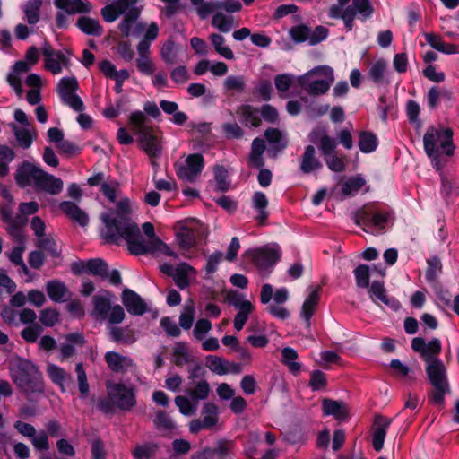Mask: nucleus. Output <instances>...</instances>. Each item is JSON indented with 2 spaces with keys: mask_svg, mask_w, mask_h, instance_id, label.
I'll return each instance as SVG.
<instances>
[{
  "mask_svg": "<svg viewBox=\"0 0 459 459\" xmlns=\"http://www.w3.org/2000/svg\"><path fill=\"white\" fill-rule=\"evenodd\" d=\"M206 360L208 363V368L213 373L220 376L229 373V368L226 367L225 363L226 360H223L222 359L214 355H208L206 357Z\"/></svg>",
  "mask_w": 459,
  "mask_h": 459,
  "instance_id": "nucleus-58",
  "label": "nucleus"
},
{
  "mask_svg": "<svg viewBox=\"0 0 459 459\" xmlns=\"http://www.w3.org/2000/svg\"><path fill=\"white\" fill-rule=\"evenodd\" d=\"M138 135L139 143L146 154L151 158L158 157L160 155L161 146L158 135L152 133V128L151 127Z\"/></svg>",
  "mask_w": 459,
  "mask_h": 459,
  "instance_id": "nucleus-15",
  "label": "nucleus"
},
{
  "mask_svg": "<svg viewBox=\"0 0 459 459\" xmlns=\"http://www.w3.org/2000/svg\"><path fill=\"white\" fill-rule=\"evenodd\" d=\"M423 146L431 164L437 170H441L444 163L441 159L440 148L447 156L454 154L455 146L453 143V131L450 128L443 130L430 126L423 136Z\"/></svg>",
  "mask_w": 459,
  "mask_h": 459,
  "instance_id": "nucleus-3",
  "label": "nucleus"
},
{
  "mask_svg": "<svg viewBox=\"0 0 459 459\" xmlns=\"http://www.w3.org/2000/svg\"><path fill=\"white\" fill-rule=\"evenodd\" d=\"M321 290L322 289L320 286L316 287L306 298L302 305L300 316L307 322V326L310 325V319L313 316L316 307L319 302Z\"/></svg>",
  "mask_w": 459,
  "mask_h": 459,
  "instance_id": "nucleus-22",
  "label": "nucleus"
},
{
  "mask_svg": "<svg viewBox=\"0 0 459 459\" xmlns=\"http://www.w3.org/2000/svg\"><path fill=\"white\" fill-rule=\"evenodd\" d=\"M322 411L324 415L333 416L339 421H345L350 417L347 406L342 401L324 398Z\"/></svg>",
  "mask_w": 459,
  "mask_h": 459,
  "instance_id": "nucleus-13",
  "label": "nucleus"
},
{
  "mask_svg": "<svg viewBox=\"0 0 459 459\" xmlns=\"http://www.w3.org/2000/svg\"><path fill=\"white\" fill-rule=\"evenodd\" d=\"M387 68V63L385 59L380 58L375 61L368 70L369 79L377 85L384 83L385 72Z\"/></svg>",
  "mask_w": 459,
  "mask_h": 459,
  "instance_id": "nucleus-35",
  "label": "nucleus"
},
{
  "mask_svg": "<svg viewBox=\"0 0 459 459\" xmlns=\"http://www.w3.org/2000/svg\"><path fill=\"white\" fill-rule=\"evenodd\" d=\"M121 300L126 311L132 316H143L148 310L147 304L143 299L129 288L123 290Z\"/></svg>",
  "mask_w": 459,
  "mask_h": 459,
  "instance_id": "nucleus-11",
  "label": "nucleus"
},
{
  "mask_svg": "<svg viewBox=\"0 0 459 459\" xmlns=\"http://www.w3.org/2000/svg\"><path fill=\"white\" fill-rule=\"evenodd\" d=\"M311 74H305L304 75L299 78V83L300 87L308 94L318 96L321 94H325L330 89V85L332 82H327L325 80H315L311 82H308V77Z\"/></svg>",
  "mask_w": 459,
  "mask_h": 459,
  "instance_id": "nucleus-19",
  "label": "nucleus"
},
{
  "mask_svg": "<svg viewBox=\"0 0 459 459\" xmlns=\"http://www.w3.org/2000/svg\"><path fill=\"white\" fill-rule=\"evenodd\" d=\"M10 126L12 127L19 145L23 149L30 148L33 143V136L30 130L26 128H19L13 123H12Z\"/></svg>",
  "mask_w": 459,
  "mask_h": 459,
  "instance_id": "nucleus-46",
  "label": "nucleus"
},
{
  "mask_svg": "<svg viewBox=\"0 0 459 459\" xmlns=\"http://www.w3.org/2000/svg\"><path fill=\"white\" fill-rule=\"evenodd\" d=\"M266 149L265 142L260 137H256L251 143V151L248 156V166L254 169H261L265 165L264 152Z\"/></svg>",
  "mask_w": 459,
  "mask_h": 459,
  "instance_id": "nucleus-17",
  "label": "nucleus"
},
{
  "mask_svg": "<svg viewBox=\"0 0 459 459\" xmlns=\"http://www.w3.org/2000/svg\"><path fill=\"white\" fill-rule=\"evenodd\" d=\"M27 222L28 220L22 213L15 216V218L12 217V221L8 222L9 234L12 235L16 239V241L20 243L23 242L22 230L27 224Z\"/></svg>",
  "mask_w": 459,
  "mask_h": 459,
  "instance_id": "nucleus-39",
  "label": "nucleus"
},
{
  "mask_svg": "<svg viewBox=\"0 0 459 459\" xmlns=\"http://www.w3.org/2000/svg\"><path fill=\"white\" fill-rule=\"evenodd\" d=\"M38 247L48 252L51 257L59 258L61 256V249L55 239L52 238H44L39 239Z\"/></svg>",
  "mask_w": 459,
  "mask_h": 459,
  "instance_id": "nucleus-60",
  "label": "nucleus"
},
{
  "mask_svg": "<svg viewBox=\"0 0 459 459\" xmlns=\"http://www.w3.org/2000/svg\"><path fill=\"white\" fill-rule=\"evenodd\" d=\"M120 224L123 226L122 230L124 240L127 244L130 254L134 255H144L152 254L155 251H160L167 256L172 257L174 259L178 258V255L160 238H155L149 243H146L137 224H132L128 221ZM118 236H122V234H112L110 237L114 239Z\"/></svg>",
  "mask_w": 459,
  "mask_h": 459,
  "instance_id": "nucleus-2",
  "label": "nucleus"
},
{
  "mask_svg": "<svg viewBox=\"0 0 459 459\" xmlns=\"http://www.w3.org/2000/svg\"><path fill=\"white\" fill-rule=\"evenodd\" d=\"M336 147L337 142L334 138L329 136L328 134L321 135V142L318 145V148L323 157L336 152Z\"/></svg>",
  "mask_w": 459,
  "mask_h": 459,
  "instance_id": "nucleus-62",
  "label": "nucleus"
},
{
  "mask_svg": "<svg viewBox=\"0 0 459 459\" xmlns=\"http://www.w3.org/2000/svg\"><path fill=\"white\" fill-rule=\"evenodd\" d=\"M189 272H195V269L187 263H181L177 266L175 274L172 278L178 289L185 290L189 286Z\"/></svg>",
  "mask_w": 459,
  "mask_h": 459,
  "instance_id": "nucleus-31",
  "label": "nucleus"
},
{
  "mask_svg": "<svg viewBox=\"0 0 459 459\" xmlns=\"http://www.w3.org/2000/svg\"><path fill=\"white\" fill-rule=\"evenodd\" d=\"M441 342L437 338H433L428 343H426L425 351L423 353L422 359L427 363L426 367L434 364V361H442L437 358L441 352Z\"/></svg>",
  "mask_w": 459,
  "mask_h": 459,
  "instance_id": "nucleus-32",
  "label": "nucleus"
},
{
  "mask_svg": "<svg viewBox=\"0 0 459 459\" xmlns=\"http://www.w3.org/2000/svg\"><path fill=\"white\" fill-rule=\"evenodd\" d=\"M59 316L56 309L45 308L40 312L39 321L44 326L51 327L58 322Z\"/></svg>",
  "mask_w": 459,
  "mask_h": 459,
  "instance_id": "nucleus-61",
  "label": "nucleus"
},
{
  "mask_svg": "<svg viewBox=\"0 0 459 459\" xmlns=\"http://www.w3.org/2000/svg\"><path fill=\"white\" fill-rule=\"evenodd\" d=\"M8 370L11 379L32 401L33 394H41L45 391L43 375L39 367L30 359L19 355H13L8 361Z\"/></svg>",
  "mask_w": 459,
  "mask_h": 459,
  "instance_id": "nucleus-1",
  "label": "nucleus"
},
{
  "mask_svg": "<svg viewBox=\"0 0 459 459\" xmlns=\"http://www.w3.org/2000/svg\"><path fill=\"white\" fill-rule=\"evenodd\" d=\"M210 391L209 383L204 379L197 382L195 388L188 391V394L193 400H204L208 397Z\"/></svg>",
  "mask_w": 459,
  "mask_h": 459,
  "instance_id": "nucleus-56",
  "label": "nucleus"
},
{
  "mask_svg": "<svg viewBox=\"0 0 459 459\" xmlns=\"http://www.w3.org/2000/svg\"><path fill=\"white\" fill-rule=\"evenodd\" d=\"M252 259L260 271L271 273L281 260V251L279 248L260 247L253 251Z\"/></svg>",
  "mask_w": 459,
  "mask_h": 459,
  "instance_id": "nucleus-10",
  "label": "nucleus"
},
{
  "mask_svg": "<svg viewBox=\"0 0 459 459\" xmlns=\"http://www.w3.org/2000/svg\"><path fill=\"white\" fill-rule=\"evenodd\" d=\"M254 307L252 303L244 304V306L238 309V312L236 314L234 318V327L237 331L243 329Z\"/></svg>",
  "mask_w": 459,
  "mask_h": 459,
  "instance_id": "nucleus-55",
  "label": "nucleus"
},
{
  "mask_svg": "<svg viewBox=\"0 0 459 459\" xmlns=\"http://www.w3.org/2000/svg\"><path fill=\"white\" fill-rule=\"evenodd\" d=\"M230 175L227 169L222 165L214 167L215 189L218 192H227L230 187Z\"/></svg>",
  "mask_w": 459,
  "mask_h": 459,
  "instance_id": "nucleus-34",
  "label": "nucleus"
},
{
  "mask_svg": "<svg viewBox=\"0 0 459 459\" xmlns=\"http://www.w3.org/2000/svg\"><path fill=\"white\" fill-rule=\"evenodd\" d=\"M442 273L441 260L437 256H432L427 260L425 279L428 283H436L438 274Z\"/></svg>",
  "mask_w": 459,
  "mask_h": 459,
  "instance_id": "nucleus-36",
  "label": "nucleus"
},
{
  "mask_svg": "<svg viewBox=\"0 0 459 459\" xmlns=\"http://www.w3.org/2000/svg\"><path fill=\"white\" fill-rule=\"evenodd\" d=\"M63 187L64 183L61 178L44 171L41 178H39L35 189L37 192L56 195L62 192Z\"/></svg>",
  "mask_w": 459,
  "mask_h": 459,
  "instance_id": "nucleus-14",
  "label": "nucleus"
},
{
  "mask_svg": "<svg viewBox=\"0 0 459 459\" xmlns=\"http://www.w3.org/2000/svg\"><path fill=\"white\" fill-rule=\"evenodd\" d=\"M289 34L295 43L300 44L307 40L309 41L310 28L303 23L295 25L290 29Z\"/></svg>",
  "mask_w": 459,
  "mask_h": 459,
  "instance_id": "nucleus-47",
  "label": "nucleus"
},
{
  "mask_svg": "<svg viewBox=\"0 0 459 459\" xmlns=\"http://www.w3.org/2000/svg\"><path fill=\"white\" fill-rule=\"evenodd\" d=\"M258 109L251 105L245 104L239 107V114L242 118L254 127L260 126L262 120L258 115Z\"/></svg>",
  "mask_w": 459,
  "mask_h": 459,
  "instance_id": "nucleus-44",
  "label": "nucleus"
},
{
  "mask_svg": "<svg viewBox=\"0 0 459 459\" xmlns=\"http://www.w3.org/2000/svg\"><path fill=\"white\" fill-rule=\"evenodd\" d=\"M353 274L359 288L368 289L370 286V268L368 264H359L353 270Z\"/></svg>",
  "mask_w": 459,
  "mask_h": 459,
  "instance_id": "nucleus-43",
  "label": "nucleus"
},
{
  "mask_svg": "<svg viewBox=\"0 0 459 459\" xmlns=\"http://www.w3.org/2000/svg\"><path fill=\"white\" fill-rule=\"evenodd\" d=\"M322 168V163L316 158L315 147L313 145H307L301 156L300 170L304 174H310Z\"/></svg>",
  "mask_w": 459,
  "mask_h": 459,
  "instance_id": "nucleus-21",
  "label": "nucleus"
},
{
  "mask_svg": "<svg viewBox=\"0 0 459 459\" xmlns=\"http://www.w3.org/2000/svg\"><path fill=\"white\" fill-rule=\"evenodd\" d=\"M212 26L222 33H228L233 28V17L217 12L212 19Z\"/></svg>",
  "mask_w": 459,
  "mask_h": 459,
  "instance_id": "nucleus-42",
  "label": "nucleus"
},
{
  "mask_svg": "<svg viewBox=\"0 0 459 459\" xmlns=\"http://www.w3.org/2000/svg\"><path fill=\"white\" fill-rule=\"evenodd\" d=\"M47 373L50 380L56 385H58L64 392V382L66 377V372L59 366L55 364H49L47 368Z\"/></svg>",
  "mask_w": 459,
  "mask_h": 459,
  "instance_id": "nucleus-49",
  "label": "nucleus"
},
{
  "mask_svg": "<svg viewBox=\"0 0 459 459\" xmlns=\"http://www.w3.org/2000/svg\"><path fill=\"white\" fill-rule=\"evenodd\" d=\"M365 185L366 180L360 174L352 176L342 185V194L345 196L353 195L357 194Z\"/></svg>",
  "mask_w": 459,
  "mask_h": 459,
  "instance_id": "nucleus-33",
  "label": "nucleus"
},
{
  "mask_svg": "<svg viewBox=\"0 0 459 459\" xmlns=\"http://www.w3.org/2000/svg\"><path fill=\"white\" fill-rule=\"evenodd\" d=\"M195 308L194 303L185 305L183 312L179 316V325L184 330H188L192 327L195 320Z\"/></svg>",
  "mask_w": 459,
  "mask_h": 459,
  "instance_id": "nucleus-54",
  "label": "nucleus"
},
{
  "mask_svg": "<svg viewBox=\"0 0 459 459\" xmlns=\"http://www.w3.org/2000/svg\"><path fill=\"white\" fill-rule=\"evenodd\" d=\"M147 117L143 112L136 110L131 113L129 117V125L132 127V131L135 134H140L144 131L151 128L146 125Z\"/></svg>",
  "mask_w": 459,
  "mask_h": 459,
  "instance_id": "nucleus-38",
  "label": "nucleus"
},
{
  "mask_svg": "<svg viewBox=\"0 0 459 459\" xmlns=\"http://www.w3.org/2000/svg\"><path fill=\"white\" fill-rule=\"evenodd\" d=\"M75 26L84 34L99 37L103 33V27L99 20L89 16H80Z\"/></svg>",
  "mask_w": 459,
  "mask_h": 459,
  "instance_id": "nucleus-24",
  "label": "nucleus"
},
{
  "mask_svg": "<svg viewBox=\"0 0 459 459\" xmlns=\"http://www.w3.org/2000/svg\"><path fill=\"white\" fill-rule=\"evenodd\" d=\"M75 372L77 374L78 387L82 398L89 395L90 387L87 380V374L82 362L75 365Z\"/></svg>",
  "mask_w": 459,
  "mask_h": 459,
  "instance_id": "nucleus-51",
  "label": "nucleus"
},
{
  "mask_svg": "<svg viewBox=\"0 0 459 459\" xmlns=\"http://www.w3.org/2000/svg\"><path fill=\"white\" fill-rule=\"evenodd\" d=\"M46 291L48 298L54 302H63L68 290L63 281L52 280L47 282Z\"/></svg>",
  "mask_w": 459,
  "mask_h": 459,
  "instance_id": "nucleus-28",
  "label": "nucleus"
},
{
  "mask_svg": "<svg viewBox=\"0 0 459 459\" xmlns=\"http://www.w3.org/2000/svg\"><path fill=\"white\" fill-rule=\"evenodd\" d=\"M86 273L108 279V264L102 258H91L86 261Z\"/></svg>",
  "mask_w": 459,
  "mask_h": 459,
  "instance_id": "nucleus-27",
  "label": "nucleus"
},
{
  "mask_svg": "<svg viewBox=\"0 0 459 459\" xmlns=\"http://www.w3.org/2000/svg\"><path fill=\"white\" fill-rule=\"evenodd\" d=\"M117 211L115 213H102L101 221L105 225L106 230L103 232V238L108 244H116L119 245V241L124 239L123 236L116 237L113 240L111 238V235L114 234H122L123 235V226L120 223H125V221H128L132 224H136L127 215L131 212L130 205L127 199L121 200L117 204Z\"/></svg>",
  "mask_w": 459,
  "mask_h": 459,
  "instance_id": "nucleus-5",
  "label": "nucleus"
},
{
  "mask_svg": "<svg viewBox=\"0 0 459 459\" xmlns=\"http://www.w3.org/2000/svg\"><path fill=\"white\" fill-rule=\"evenodd\" d=\"M392 423V419L381 414L375 416L373 422V437L372 446L373 448L379 452L383 449L385 439L386 437L387 429Z\"/></svg>",
  "mask_w": 459,
  "mask_h": 459,
  "instance_id": "nucleus-12",
  "label": "nucleus"
},
{
  "mask_svg": "<svg viewBox=\"0 0 459 459\" xmlns=\"http://www.w3.org/2000/svg\"><path fill=\"white\" fill-rule=\"evenodd\" d=\"M391 213L378 209L374 204H367L353 212L352 219L356 225L362 226L367 233H381L389 221Z\"/></svg>",
  "mask_w": 459,
  "mask_h": 459,
  "instance_id": "nucleus-4",
  "label": "nucleus"
},
{
  "mask_svg": "<svg viewBox=\"0 0 459 459\" xmlns=\"http://www.w3.org/2000/svg\"><path fill=\"white\" fill-rule=\"evenodd\" d=\"M109 369L116 373H125L133 366L131 358L123 356L116 351H108L104 356Z\"/></svg>",
  "mask_w": 459,
  "mask_h": 459,
  "instance_id": "nucleus-16",
  "label": "nucleus"
},
{
  "mask_svg": "<svg viewBox=\"0 0 459 459\" xmlns=\"http://www.w3.org/2000/svg\"><path fill=\"white\" fill-rule=\"evenodd\" d=\"M92 9L91 4L88 0H72L69 4L68 14L89 13Z\"/></svg>",
  "mask_w": 459,
  "mask_h": 459,
  "instance_id": "nucleus-64",
  "label": "nucleus"
},
{
  "mask_svg": "<svg viewBox=\"0 0 459 459\" xmlns=\"http://www.w3.org/2000/svg\"><path fill=\"white\" fill-rule=\"evenodd\" d=\"M174 167L178 179L194 182L204 168V158L201 153L189 154L185 164L176 162Z\"/></svg>",
  "mask_w": 459,
  "mask_h": 459,
  "instance_id": "nucleus-8",
  "label": "nucleus"
},
{
  "mask_svg": "<svg viewBox=\"0 0 459 459\" xmlns=\"http://www.w3.org/2000/svg\"><path fill=\"white\" fill-rule=\"evenodd\" d=\"M94 312L101 318H106L111 309V302L108 298L95 295L92 298Z\"/></svg>",
  "mask_w": 459,
  "mask_h": 459,
  "instance_id": "nucleus-48",
  "label": "nucleus"
},
{
  "mask_svg": "<svg viewBox=\"0 0 459 459\" xmlns=\"http://www.w3.org/2000/svg\"><path fill=\"white\" fill-rule=\"evenodd\" d=\"M108 396L115 406L124 411H130L137 403L135 390L123 383H114L107 385Z\"/></svg>",
  "mask_w": 459,
  "mask_h": 459,
  "instance_id": "nucleus-7",
  "label": "nucleus"
},
{
  "mask_svg": "<svg viewBox=\"0 0 459 459\" xmlns=\"http://www.w3.org/2000/svg\"><path fill=\"white\" fill-rule=\"evenodd\" d=\"M222 258L223 254L221 251H215L207 257L204 266L206 273L204 277L205 279H210V275L213 274L217 271L218 265L222 261Z\"/></svg>",
  "mask_w": 459,
  "mask_h": 459,
  "instance_id": "nucleus-57",
  "label": "nucleus"
},
{
  "mask_svg": "<svg viewBox=\"0 0 459 459\" xmlns=\"http://www.w3.org/2000/svg\"><path fill=\"white\" fill-rule=\"evenodd\" d=\"M379 142L376 134L371 131H360L358 145L361 152L371 153L377 150Z\"/></svg>",
  "mask_w": 459,
  "mask_h": 459,
  "instance_id": "nucleus-26",
  "label": "nucleus"
},
{
  "mask_svg": "<svg viewBox=\"0 0 459 459\" xmlns=\"http://www.w3.org/2000/svg\"><path fill=\"white\" fill-rule=\"evenodd\" d=\"M368 293L373 301L376 299L382 302L387 296L384 281H373L368 287Z\"/></svg>",
  "mask_w": 459,
  "mask_h": 459,
  "instance_id": "nucleus-63",
  "label": "nucleus"
},
{
  "mask_svg": "<svg viewBox=\"0 0 459 459\" xmlns=\"http://www.w3.org/2000/svg\"><path fill=\"white\" fill-rule=\"evenodd\" d=\"M351 5L363 21L369 19L374 13L370 0H352Z\"/></svg>",
  "mask_w": 459,
  "mask_h": 459,
  "instance_id": "nucleus-52",
  "label": "nucleus"
},
{
  "mask_svg": "<svg viewBox=\"0 0 459 459\" xmlns=\"http://www.w3.org/2000/svg\"><path fill=\"white\" fill-rule=\"evenodd\" d=\"M44 171L39 165L23 160L16 169L14 174L15 183L20 188L30 186L36 187L38 180L41 178Z\"/></svg>",
  "mask_w": 459,
  "mask_h": 459,
  "instance_id": "nucleus-9",
  "label": "nucleus"
},
{
  "mask_svg": "<svg viewBox=\"0 0 459 459\" xmlns=\"http://www.w3.org/2000/svg\"><path fill=\"white\" fill-rule=\"evenodd\" d=\"M176 239L183 250H189L196 244V232L194 229L182 225L176 233Z\"/></svg>",
  "mask_w": 459,
  "mask_h": 459,
  "instance_id": "nucleus-25",
  "label": "nucleus"
},
{
  "mask_svg": "<svg viewBox=\"0 0 459 459\" xmlns=\"http://www.w3.org/2000/svg\"><path fill=\"white\" fill-rule=\"evenodd\" d=\"M327 168L337 173L343 172L346 169L347 156L343 153L338 155L337 152L324 157Z\"/></svg>",
  "mask_w": 459,
  "mask_h": 459,
  "instance_id": "nucleus-37",
  "label": "nucleus"
},
{
  "mask_svg": "<svg viewBox=\"0 0 459 459\" xmlns=\"http://www.w3.org/2000/svg\"><path fill=\"white\" fill-rule=\"evenodd\" d=\"M153 423L158 430H173L176 425L172 419L164 411H159L153 419Z\"/></svg>",
  "mask_w": 459,
  "mask_h": 459,
  "instance_id": "nucleus-53",
  "label": "nucleus"
},
{
  "mask_svg": "<svg viewBox=\"0 0 459 459\" xmlns=\"http://www.w3.org/2000/svg\"><path fill=\"white\" fill-rule=\"evenodd\" d=\"M42 3V0H28L26 3L23 11L29 24L34 25L39 21V10Z\"/></svg>",
  "mask_w": 459,
  "mask_h": 459,
  "instance_id": "nucleus-40",
  "label": "nucleus"
},
{
  "mask_svg": "<svg viewBox=\"0 0 459 459\" xmlns=\"http://www.w3.org/2000/svg\"><path fill=\"white\" fill-rule=\"evenodd\" d=\"M110 340L116 343L133 344L136 342L134 331L130 327L111 326L108 328Z\"/></svg>",
  "mask_w": 459,
  "mask_h": 459,
  "instance_id": "nucleus-23",
  "label": "nucleus"
},
{
  "mask_svg": "<svg viewBox=\"0 0 459 459\" xmlns=\"http://www.w3.org/2000/svg\"><path fill=\"white\" fill-rule=\"evenodd\" d=\"M425 371L429 383L434 387L429 394V403L437 405H444L445 396L451 391L446 368L444 363L436 360L434 364L426 367Z\"/></svg>",
  "mask_w": 459,
  "mask_h": 459,
  "instance_id": "nucleus-6",
  "label": "nucleus"
},
{
  "mask_svg": "<svg viewBox=\"0 0 459 459\" xmlns=\"http://www.w3.org/2000/svg\"><path fill=\"white\" fill-rule=\"evenodd\" d=\"M209 39L217 54L227 60H233L235 58L234 53L230 48L224 45L226 39L221 34L212 33L209 36Z\"/></svg>",
  "mask_w": 459,
  "mask_h": 459,
  "instance_id": "nucleus-30",
  "label": "nucleus"
},
{
  "mask_svg": "<svg viewBox=\"0 0 459 459\" xmlns=\"http://www.w3.org/2000/svg\"><path fill=\"white\" fill-rule=\"evenodd\" d=\"M59 208L67 217L76 221L80 226L85 227L88 225V214L75 203L71 201H63L59 204Z\"/></svg>",
  "mask_w": 459,
  "mask_h": 459,
  "instance_id": "nucleus-18",
  "label": "nucleus"
},
{
  "mask_svg": "<svg viewBox=\"0 0 459 459\" xmlns=\"http://www.w3.org/2000/svg\"><path fill=\"white\" fill-rule=\"evenodd\" d=\"M308 385L310 386L312 391H319L325 388L327 385L325 374L319 369L313 370L310 373Z\"/></svg>",
  "mask_w": 459,
  "mask_h": 459,
  "instance_id": "nucleus-59",
  "label": "nucleus"
},
{
  "mask_svg": "<svg viewBox=\"0 0 459 459\" xmlns=\"http://www.w3.org/2000/svg\"><path fill=\"white\" fill-rule=\"evenodd\" d=\"M158 449V444L149 442L136 446L132 452V455L134 459H150L156 455Z\"/></svg>",
  "mask_w": 459,
  "mask_h": 459,
  "instance_id": "nucleus-41",
  "label": "nucleus"
},
{
  "mask_svg": "<svg viewBox=\"0 0 459 459\" xmlns=\"http://www.w3.org/2000/svg\"><path fill=\"white\" fill-rule=\"evenodd\" d=\"M233 442L229 440L218 441L215 447L212 448V454L217 456V459H235L232 453Z\"/></svg>",
  "mask_w": 459,
  "mask_h": 459,
  "instance_id": "nucleus-45",
  "label": "nucleus"
},
{
  "mask_svg": "<svg viewBox=\"0 0 459 459\" xmlns=\"http://www.w3.org/2000/svg\"><path fill=\"white\" fill-rule=\"evenodd\" d=\"M160 56L167 65H174L177 63L178 51L175 42L172 39H168L163 44L160 50Z\"/></svg>",
  "mask_w": 459,
  "mask_h": 459,
  "instance_id": "nucleus-50",
  "label": "nucleus"
},
{
  "mask_svg": "<svg viewBox=\"0 0 459 459\" xmlns=\"http://www.w3.org/2000/svg\"><path fill=\"white\" fill-rule=\"evenodd\" d=\"M79 89V83L75 76L63 77L59 80L56 85V92L58 93L61 100H65L67 96L74 94Z\"/></svg>",
  "mask_w": 459,
  "mask_h": 459,
  "instance_id": "nucleus-29",
  "label": "nucleus"
},
{
  "mask_svg": "<svg viewBox=\"0 0 459 459\" xmlns=\"http://www.w3.org/2000/svg\"><path fill=\"white\" fill-rule=\"evenodd\" d=\"M269 201L264 193L256 191L252 197V207L257 212L255 221L259 226H264L267 222L269 212L266 208Z\"/></svg>",
  "mask_w": 459,
  "mask_h": 459,
  "instance_id": "nucleus-20",
  "label": "nucleus"
}]
</instances>
